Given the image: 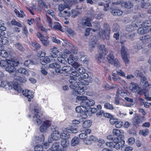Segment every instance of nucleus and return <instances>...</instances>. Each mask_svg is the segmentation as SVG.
Here are the masks:
<instances>
[{
    "mask_svg": "<svg viewBox=\"0 0 151 151\" xmlns=\"http://www.w3.org/2000/svg\"><path fill=\"white\" fill-rule=\"evenodd\" d=\"M91 30H92L93 32H96L98 33V35L100 37L103 38H105L106 36L108 35L110 32V29L109 27H107L106 28L102 29H100V26L98 25L95 26V29L90 28L86 29L85 32V35L86 36L89 35Z\"/></svg>",
    "mask_w": 151,
    "mask_h": 151,
    "instance_id": "f257e3e1",
    "label": "nucleus"
},
{
    "mask_svg": "<svg viewBox=\"0 0 151 151\" xmlns=\"http://www.w3.org/2000/svg\"><path fill=\"white\" fill-rule=\"evenodd\" d=\"M19 64L18 61L12 59L2 60L0 62L1 66L3 68L6 66L5 70L9 73L13 72L15 71L16 69L15 67L17 66Z\"/></svg>",
    "mask_w": 151,
    "mask_h": 151,
    "instance_id": "f03ea898",
    "label": "nucleus"
},
{
    "mask_svg": "<svg viewBox=\"0 0 151 151\" xmlns=\"http://www.w3.org/2000/svg\"><path fill=\"white\" fill-rule=\"evenodd\" d=\"M76 99V102L79 104L81 105L84 106L88 111L90 107L93 106L95 104L94 101L91 99H88L87 97L85 96H78Z\"/></svg>",
    "mask_w": 151,
    "mask_h": 151,
    "instance_id": "7ed1b4c3",
    "label": "nucleus"
},
{
    "mask_svg": "<svg viewBox=\"0 0 151 151\" xmlns=\"http://www.w3.org/2000/svg\"><path fill=\"white\" fill-rule=\"evenodd\" d=\"M78 82V91H73L72 92L73 95L77 96L78 94H83L84 93V91L86 90V87L85 85H88L89 84L88 82L84 79L83 81H79Z\"/></svg>",
    "mask_w": 151,
    "mask_h": 151,
    "instance_id": "20e7f679",
    "label": "nucleus"
},
{
    "mask_svg": "<svg viewBox=\"0 0 151 151\" xmlns=\"http://www.w3.org/2000/svg\"><path fill=\"white\" fill-rule=\"evenodd\" d=\"M98 52L99 54L96 55L95 58L100 62V60L107 54L108 51L104 45H100L99 46Z\"/></svg>",
    "mask_w": 151,
    "mask_h": 151,
    "instance_id": "39448f33",
    "label": "nucleus"
},
{
    "mask_svg": "<svg viewBox=\"0 0 151 151\" xmlns=\"http://www.w3.org/2000/svg\"><path fill=\"white\" fill-rule=\"evenodd\" d=\"M78 78L76 77H73L72 76H70V79L69 80L70 83L69 87L71 89L73 90L72 91H79L78 90Z\"/></svg>",
    "mask_w": 151,
    "mask_h": 151,
    "instance_id": "423d86ee",
    "label": "nucleus"
},
{
    "mask_svg": "<svg viewBox=\"0 0 151 151\" xmlns=\"http://www.w3.org/2000/svg\"><path fill=\"white\" fill-rule=\"evenodd\" d=\"M72 68L70 66H67L63 67L62 69L60 68L59 70L57 69V72L60 73H64L66 76H68L70 75V73Z\"/></svg>",
    "mask_w": 151,
    "mask_h": 151,
    "instance_id": "0eeeda50",
    "label": "nucleus"
},
{
    "mask_svg": "<svg viewBox=\"0 0 151 151\" xmlns=\"http://www.w3.org/2000/svg\"><path fill=\"white\" fill-rule=\"evenodd\" d=\"M129 88L132 92H137V94H141V88L136 83L132 82L129 87Z\"/></svg>",
    "mask_w": 151,
    "mask_h": 151,
    "instance_id": "6e6552de",
    "label": "nucleus"
},
{
    "mask_svg": "<svg viewBox=\"0 0 151 151\" xmlns=\"http://www.w3.org/2000/svg\"><path fill=\"white\" fill-rule=\"evenodd\" d=\"M94 17L93 15L89 16L86 19H83L81 22V24L83 27L85 28L86 26L91 27V21Z\"/></svg>",
    "mask_w": 151,
    "mask_h": 151,
    "instance_id": "1a4fd4ad",
    "label": "nucleus"
},
{
    "mask_svg": "<svg viewBox=\"0 0 151 151\" xmlns=\"http://www.w3.org/2000/svg\"><path fill=\"white\" fill-rule=\"evenodd\" d=\"M51 125V122L50 121L46 120L43 122L42 124L39 128L40 132H45L47 129Z\"/></svg>",
    "mask_w": 151,
    "mask_h": 151,
    "instance_id": "9d476101",
    "label": "nucleus"
},
{
    "mask_svg": "<svg viewBox=\"0 0 151 151\" xmlns=\"http://www.w3.org/2000/svg\"><path fill=\"white\" fill-rule=\"evenodd\" d=\"M60 138V132L58 130H55L51 133L50 137L49 139L53 140H58Z\"/></svg>",
    "mask_w": 151,
    "mask_h": 151,
    "instance_id": "9b49d317",
    "label": "nucleus"
},
{
    "mask_svg": "<svg viewBox=\"0 0 151 151\" xmlns=\"http://www.w3.org/2000/svg\"><path fill=\"white\" fill-rule=\"evenodd\" d=\"M109 1L100 2L98 3L99 7L103 9L104 11H107L109 9Z\"/></svg>",
    "mask_w": 151,
    "mask_h": 151,
    "instance_id": "f8f14e48",
    "label": "nucleus"
},
{
    "mask_svg": "<svg viewBox=\"0 0 151 151\" xmlns=\"http://www.w3.org/2000/svg\"><path fill=\"white\" fill-rule=\"evenodd\" d=\"M60 135V138L62 139H67L70 137L69 131L67 128H62Z\"/></svg>",
    "mask_w": 151,
    "mask_h": 151,
    "instance_id": "ddd939ff",
    "label": "nucleus"
},
{
    "mask_svg": "<svg viewBox=\"0 0 151 151\" xmlns=\"http://www.w3.org/2000/svg\"><path fill=\"white\" fill-rule=\"evenodd\" d=\"M1 86L6 89H10L12 88L13 83L6 80H3L1 82Z\"/></svg>",
    "mask_w": 151,
    "mask_h": 151,
    "instance_id": "4468645a",
    "label": "nucleus"
},
{
    "mask_svg": "<svg viewBox=\"0 0 151 151\" xmlns=\"http://www.w3.org/2000/svg\"><path fill=\"white\" fill-rule=\"evenodd\" d=\"M59 56L58 58V60L63 64L65 65L67 63L66 61L64 59L66 58L67 56L64 52H61L59 54Z\"/></svg>",
    "mask_w": 151,
    "mask_h": 151,
    "instance_id": "2eb2a0df",
    "label": "nucleus"
},
{
    "mask_svg": "<svg viewBox=\"0 0 151 151\" xmlns=\"http://www.w3.org/2000/svg\"><path fill=\"white\" fill-rule=\"evenodd\" d=\"M33 121L35 124L39 125L42 123V119L40 116L35 114L33 116Z\"/></svg>",
    "mask_w": 151,
    "mask_h": 151,
    "instance_id": "dca6fc26",
    "label": "nucleus"
},
{
    "mask_svg": "<svg viewBox=\"0 0 151 151\" xmlns=\"http://www.w3.org/2000/svg\"><path fill=\"white\" fill-rule=\"evenodd\" d=\"M52 55L46 56L40 59L41 63L43 65H45L50 62V59L52 58Z\"/></svg>",
    "mask_w": 151,
    "mask_h": 151,
    "instance_id": "f3484780",
    "label": "nucleus"
},
{
    "mask_svg": "<svg viewBox=\"0 0 151 151\" xmlns=\"http://www.w3.org/2000/svg\"><path fill=\"white\" fill-rule=\"evenodd\" d=\"M23 95L28 98V101H30V99H32L34 96L31 91L27 90H23L22 91Z\"/></svg>",
    "mask_w": 151,
    "mask_h": 151,
    "instance_id": "a211bd4d",
    "label": "nucleus"
},
{
    "mask_svg": "<svg viewBox=\"0 0 151 151\" xmlns=\"http://www.w3.org/2000/svg\"><path fill=\"white\" fill-rule=\"evenodd\" d=\"M76 112L78 113H82L84 114L88 111L87 109L83 105L77 106L76 108Z\"/></svg>",
    "mask_w": 151,
    "mask_h": 151,
    "instance_id": "6ab92c4d",
    "label": "nucleus"
},
{
    "mask_svg": "<svg viewBox=\"0 0 151 151\" xmlns=\"http://www.w3.org/2000/svg\"><path fill=\"white\" fill-rule=\"evenodd\" d=\"M121 5L127 9H131L134 6L133 3L130 1L122 2L121 3Z\"/></svg>",
    "mask_w": 151,
    "mask_h": 151,
    "instance_id": "aec40b11",
    "label": "nucleus"
},
{
    "mask_svg": "<svg viewBox=\"0 0 151 151\" xmlns=\"http://www.w3.org/2000/svg\"><path fill=\"white\" fill-rule=\"evenodd\" d=\"M50 51L51 52L50 55H52V58L57 57L58 55L57 54L59 52V51L56 47H53L51 48L50 49Z\"/></svg>",
    "mask_w": 151,
    "mask_h": 151,
    "instance_id": "412c9836",
    "label": "nucleus"
},
{
    "mask_svg": "<svg viewBox=\"0 0 151 151\" xmlns=\"http://www.w3.org/2000/svg\"><path fill=\"white\" fill-rule=\"evenodd\" d=\"M142 88H144L143 89L146 90V89L144 87H145L146 88H151V85L150 84L146 81V78L145 76H142Z\"/></svg>",
    "mask_w": 151,
    "mask_h": 151,
    "instance_id": "4be33fe9",
    "label": "nucleus"
},
{
    "mask_svg": "<svg viewBox=\"0 0 151 151\" xmlns=\"http://www.w3.org/2000/svg\"><path fill=\"white\" fill-rule=\"evenodd\" d=\"M78 55L80 57L79 60V61L80 62H83V63L87 61V56L84 54L83 52H80L78 54Z\"/></svg>",
    "mask_w": 151,
    "mask_h": 151,
    "instance_id": "5701e85b",
    "label": "nucleus"
},
{
    "mask_svg": "<svg viewBox=\"0 0 151 151\" xmlns=\"http://www.w3.org/2000/svg\"><path fill=\"white\" fill-rule=\"evenodd\" d=\"M108 62L112 64H113V61L114 60L113 52H111L107 57Z\"/></svg>",
    "mask_w": 151,
    "mask_h": 151,
    "instance_id": "b1692460",
    "label": "nucleus"
},
{
    "mask_svg": "<svg viewBox=\"0 0 151 151\" xmlns=\"http://www.w3.org/2000/svg\"><path fill=\"white\" fill-rule=\"evenodd\" d=\"M49 37L46 36L44 38H43L40 40L42 44L45 47L48 45L49 44Z\"/></svg>",
    "mask_w": 151,
    "mask_h": 151,
    "instance_id": "393cba45",
    "label": "nucleus"
},
{
    "mask_svg": "<svg viewBox=\"0 0 151 151\" xmlns=\"http://www.w3.org/2000/svg\"><path fill=\"white\" fill-rule=\"evenodd\" d=\"M123 61L125 64H127L129 62L130 57L129 54L121 56Z\"/></svg>",
    "mask_w": 151,
    "mask_h": 151,
    "instance_id": "a878e982",
    "label": "nucleus"
},
{
    "mask_svg": "<svg viewBox=\"0 0 151 151\" xmlns=\"http://www.w3.org/2000/svg\"><path fill=\"white\" fill-rule=\"evenodd\" d=\"M93 40H92L90 42L89 48L90 51H91L92 49L95 47V45L97 41L96 39H94L95 38V37H93Z\"/></svg>",
    "mask_w": 151,
    "mask_h": 151,
    "instance_id": "bb28decb",
    "label": "nucleus"
},
{
    "mask_svg": "<svg viewBox=\"0 0 151 151\" xmlns=\"http://www.w3.org/2000/svg\"><path fill=\"white\" fill-rule=\"evenodd\" d=\"M14 11L17 16L19 17L23 18L25 16V15L22 11L20 10V12H19L17 9H15Z\"/></svg>",
    "mask_w": 151,
    "mask_h": 151,
    "instance_id": "cd10ccee",
    "label": "nucleus"
},
{
    "mask_svg": "<svg viewBox=\"0 0 151 151\" xmlns=\"http://www.w3.org/2000/svg\"><path fill=\"white\" fill-rule=\"evenodd\" d=\"M111 13L114 15L115 16H121L123 14V12L119 9H114L111 11Z\"/></svg>",
    "mask_w": 151,
    "mask_h": 151,
    "instance_id": "c85d7f7f",
    "label": "nucleus"
},
{
    "mask_svg": "<svg viewBox=\"0 0 151 151\" xmlns=\"http://www.w3.org/2000/svg\"><path fill=\"white\" fill-rule=\"evenodd\" d=\"M35 140L36 143H43L44 140V137L43 135H42L40 137H36Z\"/></svg>",
    "mask_w": 151,
    "mask_h": 151,
    "instance_id": "c756f323",
    "label": "nucleus"
},
{
    "mask_svg": "<svg viewBox=\"0 0 151 151\" xmlns=\"http://www.w3.org/2000/svg\"><path fill=\"white\" fill-rule=\"evenodd\" d=\"M128 50L126 47H125L123 45H121V56L128 54Z\"/></svg>",
    "mask_w": 151,
    "mask_h": 151,
    "instance_id": "7c9ffc66",
    "label": "nucleus"
},
{
    "mask_svg": "<svg viewBox=\"0 0 151 151\" xmlns=\"http://www.w3.org/2000/svg\"><path fill=\"white\" fill-rule=\"evenodd\" d=\"M59 144L56 142L53 144L51 147V151H58L60 150L59 149Z\"/></svg>",
    "mask_w": 151,
    "mask_h": 151,
    "instance_id": "2f4dec72",
    "label": "nucleus"
},
{
    "mask_svg": "<svg viewBox=\"0 0 151 151\" xmlns=\"http://www.w3.org/2000/svg\"><path fill=\"white\" fill-rule=\"evenodd\" d=\"M49 67L52 68H55L56 72H57V69L59 70L60 68V66L59 64L55 63H53L49 65Z\"/></svg>",
    "mask_w": 151,
    "mask_h": 151,
    "instance_id": "473e14b6",
    "label": "nucleus"
},
{
    "mask_svg": "<svg viewBox=\"0 0 151 151\" xmlns=\"http://www.w3.org/2000/svg\"><path fill=\"white\" fill-rule=\"evenodd\" d=\"M18 72L20 73L25 75L27 76H28L29 75V71L23 68H19L18 70Z\"/></svg>",
    "mask_w": 151,
    "mask_h": 151,
    "instance_id": "72a5a7b5",
    "label": "nucleus"
},
{
    "mask_svg": "<svg viewBox=\"0 0 151 151\" xmlns=\"http://www.w3.org/2000/svg\"><path fill=\"white\" fill-rule=\"evenodd\" d=\"M91 124V121L88 120L84 122L82 124V126L83 128H86L90 127Z\"/></svg>",
    "mask_w": 151,
    "mask_h": 151,
    "instance_id": "f704fd0d",
    "label": "nucleus"
},
{
    "mask_svg": "<svg viewBox=\"0 0 151 151\" xmlns=\"http://www.w3.org/2000/svg\"><path fill=\"white\" fill-rule=\"evenodd\" d=\"M79 139L78 137H75L73 138L71 142V145L73 146H75L78 145L79 143Z\"/></svg>",
    "mask_w": 151,
    "mask_h": 151,
    "instance_id": "c9c22d12",
    "label": "nucleus"
},
{
    "mask_svg": "<svg viewBox=\"0 0 151 151\" xmlns=\"http://www.w3.org/2000/svg\"><path fill=\"white\" fill-rule=\"evenodd\" d=\"M80 77H78V80L79 81H84V78H88V75L87 73H82L80 75Z\"/></svg>",
    "mask_w": 151,
    "mask_h": 151,
    "instance_id": "e433bc0d",
    "label": "nucleus"
},
{
    "mask_svg": "<svg viewBox=\"0 0 151 151\" xmlns=\"http://www.w3.org/2000/svg\"><path fill=\"white\" fill-rule=\"evenodd\" d=\"M14 89L18 93H20L22 91V89L20 86L17 83L14 84L13 86Z\"/></svg>",
    "mask_w": 151,
    "mask_h": 151,
    "instance_id": "4c0bfd02",
    "label": "nucleus"
},
{
    "mask_svg": "<svg viewBox=\"0 0 151 151\" xmlns=\"http://www.w3.org/2000/svg\"><path fill=\"white\" fill-rule=\"evenodd\" d=\"M144 24H143V25H144L146 27H145V28H143L142 27V30L143 29L144 30L143 32L144 33H146L147 32L149 31V30L150 29V30L151 31V28H150L149 27L150 26V25L149 24V23L148 22L147 23H146V22H144Z\"/></svg>",
    "mask_w": 151,
    "mask_h": 151,
    "instance_id": "58836bf2",
    "label": "nucleus"
},
{
    "mask_svg": "<svg viewBox=\"0 0 151 151\" xmlns=\"http://www.w3.org/2000/svg\"><path fill=\"white\" fill-rule=\"evenodd\" d=\"M63 139L61 142V145L63 147H68L69 145V141L67 140L66 139Z\"/></svg>",
    "mask_w": 151,
    "mask_h": 151,
    "instance_id": "ea45409f",
    "label": "nucleus"
},
{
    "mask_svg": "<svg viewBox=\"0 0 151 151\" xmlns=\"http://www.w3.org/2000/svg\"><path fill=\"white\" fill-rule=\"evenodd\" d=\"M104 107L106 109L112 110L114 109L113 105L109 103H105L104 105Z\"/></svg>",
    "mask_w": 151,
    "mask_h": 151,
    "instance_id": "a19ab883",
    "label": "nucleus"
},
{
    "mask_svg": "<svg viewBox=\"0 0 151 151\" xmlns=\"http://www.w3.org/2000/svg\"><path fill=\"white\" fill-rule=\"evenodd\" d=\"M72 75L73 77H76L78 78V77L80 76L79 73L76 70H73V69L70 73V75Z\"/></svg>",
    "mask_w": 151,
    "mask_h": 151,
    "instance_id": "79ce46f5",
    "label": "nucleus"
},
{
    "mask_svg": "<svg viewBox=\"0 0 151 151\" xmlns=\"http://www.w3.org/2000/svg\"><path fill=\"white\" fill-rule=\"evenodd\" d=\"M66 33L68 36L72 37L75 34L74 32L70 28H67L66 30Z\"/></svg>",
    "mask_w": 151,
    "mask_h": 151,
    "instance_id": "37998d69",
    "label": "nucleus"
},
{
    "mask_svg": "<svg viewBox=\"0 0 151 151\" xmlns=\"http://www.w3.org/2000/svg\"><path fill=\"white\" fill-rule=\"evenodd\" d=\"M30 44L36 49H39L40 48V45L36 41L31 42Z\"/></svg>",
    "mask_w": 151,
    "mask_h": 151,
    "instance_id": "c03bdc74",
    "label": "nucleus"
},
{
    "mask_svg": "<svg viewBox=\"0 0 151 151\" xmlns=\"http://www.w3.org/2000/svg\"><path fill=\"white\" fill-rule=\"evenodd\" d=\"M114 66L117 68H118L121 67L120 63L119 60L117 58H115L113 61V64Z\"/></svg>",
    "mask_w": 151,
    "mask_h": 151,
    "instance_id": "a18cd8bd",
    "label": "nucleus"
},
{
    "mask_svg": "<svg viewBox=\"0 0 151 151\" xmlns=\"http://www.w3.org/2000/svg\"><path fill=\"white\" fill-rule=\"evenodd\" d=\"M124 143L122 141H120L118 142L115 143V144L114 146V147L117 150L119 149L123 145Z\"/></svg>",
    "mask_w": 151,
    "mask_h": 151,
    "instance_id": "49530a36",
    "label": "nucleus"
},
{
    "mask_svg": "<svg viewBox=\"0 0 151 151\" xmlns=\"http://www.w3.org/2000/svg\"><path fill=\"white\" fill-rule=\"evenodd\" d=\"M149 0H142V8H147L150 6V4L146 2Z\"/></svg>",
    "mask_w": 151,
    "mask_h": 151,
    "instance_id": "de8ad7c7",
    "label": "nucleus"
},
{
    "mask_svg": "<svg viewBox=\"0 0 151 151\" xmlns=\"http://www.w3.org/2000/svg\"><path fill=\"white\" fill-rule=\"evenodd\" d=\"M54 28L56 29H58L61 32L63 31L62 27L60 24L58 22L56 23L54 26Z\"/></svg>",
    "mask_w": 151,
    "mask_h": 151,
    "instance_id": "09e8293b",
    "label": "nucleus"
},
{
    "mask_svg": "<svg viewBox=\"0 0 151 151\" xmlns=\"http://www.w3.org/2000/svg\"><path fill=\"white\" fill-rule=\"evenodd\" d=\"M11 23L12 25H16L19 27H22L20 22H17L15 19H13L11 22Z\"/></svg>",
    "mask_w": 151,
    "mask_h": 151,
    "instance_id": "8fccbe9b",
    "label": "nucleus"
},
{
    "mask_svg": "<svg viewBox=\"0 0 151 151\" xmlns=\"http://www.w3.org/2000/svg\"><path fill=\"white\" fill-rule=\"evenodd\" d=\"M74 57V55H73L71 54L70 55L69 57L68 58L67 60L68 63L69 64H72L73 63L74 61L73 59Z\"/></svg>",
    "mask_w": 151,
    "mask_h": 151,
    "instance_id": "3c124183",
    "label": "nucleus"
},
{
    "mask_svg": "<svg viewBox=\"0 0 151 151\" xmlns=\"http://www.w3.org/2000/svg\"><path fill=\"white\" fill-rule=\"evenodd\" d=\"M68 8V6L66 4H60L58 6V9L60 11H62L65 8Z\"/></svg>",
    "mask_w": 151,
    "mask_h": 151,
    "instance_id": "603ef678",
    "label": "nucleus"
},
{
    "mask_svg": "<svg viewBox=\"0 0 151 151\" xmlns=\"http://www.w3.org/2000/svg\"><path fill=\"white\" fill-rule=\"evenodd\" d=\"M121 131L118 129H114L113 130V134L114 135L118 137L119 135L121 134Z\"/></svg>",
    "mask_w": 151,
    "mask_h": 151,
    "instance_id": "864d4df0",
    "label": "nucleus"
},
{
    "mask_svg": "<svg viewBox=\"0 0 151 151\" xmlns=\"http://www.w3.org/2000/svg\"><path fill=\"white\" fill-rule=\"evenodd\" d=\"M1 55L4 58H6L8 56V54L6 50H3L1 52Z\"/></svg>",
    "mask_w": 151,
    "mask_h": 151,
    "instance_id": "5fc2aeb1",
    "label": "nucleus"
},
{
    "mask_svg": "<svg viewBox=\"0 0 151 151\" xmlns=\"http://www.w3.org/2000/svg\"><path fill=\"white\" fill-rule=\"evenodd\" d=\"M1 42L4 45L8 43V38L6 37H4L1 38Z\"/></svg>",
    "mask_w": 151,
    "mask_h": 151,
    "instance_id": "6e6d98bb",
    "label": "nucleus"
},
{
    "mask_svg": "<svg viewBox=\"0 0 151 151\" xmlns=\"http://www.w3.org/2000/svg\"><path fill=\"white\" fill-rule=\"evenodd\" d=\"M117 85H113L112 86H110L108 84H106L105 86V88L106 89H111L114 88L117 86Z\"/></svg>",
    "mask_w": 151,
    "mask_h": 151,
    "instance_id": "4d7b16f0",
    "label": "nucleus"
},
{
    "mask_svg": "<svg viewBox=\"0 0 151 151\" xmlns=\"http://www.w3.org/2000/svg\"><path fill=\"white\" fill-rule=\"evenodd\" d=\"M15 46L20 51L23 50L24 48L21 43H17L16 44Z\"/></svg>",
    "mask_w": 151,
    "mask_h": 151,
    "instance_id": "13d9d810",
    "label": "nucleus"
},
{
    "mask_svg": "<svg viewBox=\"0 0 151 151\" xmlns=\"http://www.w3.org/2000/svg\"><path fill=\"white\" fill-rule=\"evenodd\" d=\"M24 64L26 66H28L29 65L34 64V62L33 61L29 60L25 61L24 62Z\"/></svg>",
    "mask_w": 151,
    "mask_h": 151,
    "instance_id": "bf43d9fd",
    "label": "nucleus"
},
{
    "mask_svg": "<svg viewBox=\"0 0 151 151\" xmlns=\"http://www.w3.org/2000/svg\"><path fill=\"white\" fill-rule=\"evenodd\" d=\"M35 151H42L43 149L42 146L40 145H38L35 146Z\"/></svg>",
    "mask_w": 151,
    "mask_h": 151,
    "instance_id": "052dcab7",
    "label": "nucleus"
},
{
    "mask_svg": "<svg viewBox=\"0 0 151 151\" xmlns=\"http://www.w3.org/2000/svg\"><path fill=\"white\" fill-rule=\"evenodd\" d=\"M117 74L121 76L126 77L125 73L121 70H118L116 71Z\"/></svg>",
    "mask_w": 151,
    "mask_h": 151,
    "instance_id": "680f3d73",
    "label": "nucleus"
},
{
    "mask_svg": "<svg viewBox=\"0 0 151 151\" xmlns=\"http://www.w3.org/2000/svg\"><path fill=\"white\" fill-rule=\"evenodd\" d=\"M123 125V123L122 121H117V122L115 124V126L116 128H120L122 127Z\"/></svg>",
    "mask_w": 151,
    "mask_h": 151,
    "instance_id": "e2e57ef3",
    "label": "nucleus"
},
{
    "mask_svg": "<svg viewBox=\"0 0 151 151\" xmlns=\"http://www.w3.org/2000/svg\"><path fill=\"white\" fill-rule=\"evenodd\" d=\"M127 141L129 145H132L134 143L135 140L134 138L130 137L128 139Z\"/></svg>",
    "mask_w": 151,
    "mask_h": 151,
    "instance_id": "0e129e2a",
    "label": "nucleus"
},
{
    "mask_svg": "<svg viewBox=\"0 0 151 151\" xmlns=\"http://www.w3.org/2000/svg\"><path fill=\"white\" fill-rule=\"evenodd\" d=\"M71 11L72 12L71 15V17L73 18H74L78 14V12L75 10H73Z\"/></svg>",
    "mask_w": 151,
    "mask_h": 151,
    "instance_id": "69168bd1",
    "label": "nucleus"
},
{
    "mask_svg": "<svg viewBox=\"0 0 151 151\" xmlns=\"http://www.w3.org/2000/svg\"><path fill=\"white\" fill-rule=\"evenodd\" d=\"M149 133V131L148 129L146 128L142 130V135L145 136L147 135Z\"/></svg>",
    "mask_w": 151,
    "mask_h": 151,
    "instance_id": "338daca9",
    "label": "nucleus"
},
{
    "mask_svg": "<svg viewBox=\"0 0 151 151\" xmlns=\"http://www.w3.org/2000/svg\"><path fill=\"white\" fill-rule=\"evenodd\" d=\"M78 71L79 73V75H80L82 73H84L86 72L85 70L82 67H80L79 68L78 70Z\"/></svg>",
    "mask_w": 151,
    "mask_h": 151,
    "instance_id": "774afa93",
    "label": "nucleus"
}]
</instances>
